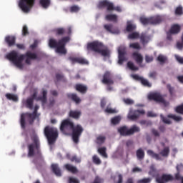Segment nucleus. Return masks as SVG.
<instances>
[{"label":"nucleus","mask_w":183,"mask_h":183,"mask_svg":"<svg viewBox=\"0 0 183 183\" xmlns=\"http://www.w3.org/2000/svg\"><path fill=\"white\" fill-rule=\"evenodd\" d=\"M60 130L64 134H68L71 131V139L74 144L79 143V138L84 132V128L80 124L74 125V122L69 119L64 120L60 126Z\"/></svg>","instance_id":"obj_1"},{"label":"nucleus","mask_w":183,"mask_h":183,"mask_svg":"<svg viewBox=\"0 0 183 183\" xmlns=\"http://www.w3.org/2000/svg\"><path fill=\"white\" fill-rule=\"evenodd\" d=\"M41 95L38 96V89H35L31 97L28 98L26 100L25 105L29 109H34V99L36 101H41L42 105H45L48 101V91L45 89H41Z\"/></svg>","instance_id":"obj_2"},{"label":"nucleus","mask_w":183,"mask_h":183,"mask_svg":"<svg viewBox=\"0 0 183 183\" xmlns=\"http://www.w3.org/2000/svg\"><path fill=\"white\" fill-rule=\"evenodd\" d=\"M69 36H65L61 38L56 41L54 39H50L49 41V46L50 48H56V52L58 54H63L65 55L66 54V49H65V45L67 42H69Z\"/></svg>","instance_id":"obj_3"},{"label":"nucleus","mask_w":183,"mask_h":183,"mask_svg":"<svg viewBox=\"0 0 183 183\" xmlns=\"http://www.w3.org/2000/svg\"><path fill=\"white\" fill-rule=\"evenodd\" d=\"M31 139L33 143L28 145V157H34L35 155V151L36 155L41 157V143L39 142V138L37 135L34 134L31 136Z\"/></svg>","instance_id":"obj_4"},{"label":"nucleus","mask_w":183,"mask_h":183,"mask_svg":"<svg viewBox=\"0 0 183 183\" xmlns=\"http://www.w3.org/2000/svg\"><path fill=\"white\" fill-rule=\"evenodd\" d=\"M41 114H38V110L34 109L32 113L26 112L24 114H21L20 119V125L22 129H25L26 128V122L25 121V117L27 118V121L30 125H32L34 122H35V119L36 118H39Z\"/></svg>","instance_id":"obj_5"},{"label":"nucleus","mask_w":183,"mask_h":183,"mask_svg":"<svg viewBox=\"0 0 183 183\" xmlns=\"http://www.w3.org/2000/svg\"><path fill=\"white\" fill-rule=\"evenodd\" d=\"M44 134L48 141L49 145H54L58 138V129L50 126H46L44 129Z\"/></svg>","instance_id":"obj_6"},{"label":"nucleus","mask_w":183,"mask_h":183,"mask_svg":"<svg viewBox=\"0 0 183 183\" xmlns=\"http://www.w3.org/2000/svg\"><path fill=\"white\" fill-rule=\"evenodd\" d=\"M6 59L11 61L19 69H24V64H22L24 56L22 54L19 56L18 55V52L12 51L6 55Z\"/></svg>","instance_id":"obj_7"},{"label":"nucleus","mask_w":183,"mask_h":183,"mask_svg":"<svg viewBox=\"0 0 183 183\" xmlns=\"http://www.w3.org/2000/svg\"><path fill=\"white\" fill-rule=\"evenodd\" d=\"M97 7L99 9H102V8H107V11H117V12H122V9L119 6H115L114 3L108 1V0H103L99 1Z\"/></svg>","instance_id":"obj_8"},{"label":"nucleus","mask_w":183,"mask_h":183,"mask_svg":"<svg viewBox=\"0 0 183 183\" xmlns=\"http://www.w3.org/2000/svg\"><path fill=\"white\" fill-rule=\"evenodd\" d=\"M35 1L36 0H19V8H20L24 14H28V12H31V10L34 8Z\"/></svg>","instance_id":"obj_9"},{"label":"nucleus","mask_w":183,"mask_h":183,"mask_svg":"<svg viewBox=\"0 0 183 183\" xmlns=\"http://www.w3.org/2000/svg\"><path fill=\"white\" fill-rule=\"evenodd\" d=\"M139 131H141V129L136 125H134L129 129H128L127 126H122L118 129V132L122 135V137H129V135H133L135 132H139Z\"/></svg>","instance_id":"obj_10"},{"label":"nucleus","mask_w":183,"mask_h":183,"mask_svg":"<svg viewBox=\"0 0 183 183\" xmlns=\"http://www.w3.org/2000/svg\"><path fill=\"white\" fill-rule=\"evenodd\" d=\"M148 99L150 101H154L155 102H158L159 104H162L164 107H168L169 105V102H167L165 99L159 93H152L149 94Z\"/></svg>","instance_id":"obj_11"},{"label":"nucleus","mask_w":183,"mask_h":183,"mask_svg":"<svg viewBox=\"0 0 183 183\" xmlns=\"http://www.w3.org/2000/svg\"><path fill=\"white\" fill-rule=\"evenodd\" d=\"M118 54L119 65H122L125 61H128V57L127 56V47H125V46H120L118 48Z\"/></svg>","instance_id":"obj_12"},{"label":"nucleus","mask_w":183,"mask_h":183,"mask_svg":"<svg viewBox=\"0 0 183 183\" xmlns=\"http://www.w3.org/2000/svg\"><path fill=\"white\" fill-rule=\"evenodd\" d=\"M141 115H145V110H134L130 109L127 117L131 121H137Z\"/></svg>","instance_id":"obj_13"},{"label":"nucleus","mask_w":183,"mask_h":183,"mask_svg":"<svg viewBox=\"0 0 183 183\" xmlns=\"http://www.w3.org/2000/svg\"><path fill=\"white\" fill-rule=\"evenodd\" d=\"M102 83L104 85H114V81L112 79V73L109 71H106L102 76Z\"/></svg>","instance_id":"obj_14"},{"label":"nucleus","mask_w":183,"mask_h":183,"mask_svg":"<svg viewBox=\"0 0 183 183\" xmlns=\"http://www.w3.org/2000/svg\"><path fill=\"white\" fill-rule=\"evenodd\" d=\"M104 44L99 41H92L87 44V49L90 51H93L94 52H99L100 49H103Z\"/></svg>","instance_id":"obj_15"},{"label":"nucleus","mask_w":183,"mask_h":183,"mask_svg":"<svg viewBox=\"0 0 183 183\" xmlns=\"http://www.w3.org/2000/svg\"><path fill=\"white\" fill-rule=\"evenodd\" d=\"M156 181L157 183H168L174 181V177L172 174H163L162 176L156 177Z\"/></svg>","instance_id":"obj_16"},{"label":"nucleus","mask_w":183,"mask_h":183,"mask_svg":"<svg viewBox=\"0 0 183 183\" xmlns=\"http://www.w3.org/2000/svg\"><path fill=\"white\" fill-rule=\"evenodd\" d=\"M132 77L133 79H135V81H139L141 82L142 84H143L144 86H147V88H151L152 86V84L149 83V81L144 79L142 76H139L138 74H133L132 75Z\"/></svg>","instance_id":"obj_17"},{"label":"nucleus","mask_w":183,"mask_h":183,"mask_svg":"<svg viewBox=\"0 0 183 183\" xmlns=\"http://www.w3.org/2000/svg\"><path fill=\"white\" fill-rule=\"evenodd\" d=\"M24 56V59H25V62L27 65H31V59H38V55L35 53H32L31 51H26L25 54H22Z\"/></svg>","instance_id":"obj_18"},{"label":"nucleus","mask_w":183,"mask_h":183,"mask_svg":"<svg viewBox=\"0 0 183 183\" xmlns=\"http://www.w3.org/2000/svg\"><path fill=\"white\" fill-rule=\"evenodd\" d=\"M66 97L68 99H70V101H73V102H75V104H81V98L78 97L77 94L75 93H69L66 94Z\"/></svg>","instance_id":"obj_19"},{"label":"nucleus","mask_w":183,"mask_h":183,"mask_svg":"<svg viewBox=\"0 0 183 183\" xmlns=\"http://www.w3.org/2000/svg\"><path fill=\"white\" fill-rule=\"evenodd\" d=\"M162 21H164V19L161 16H154L150 17L151 25H159Z\"/></svg>","instance_id":"obj_20"},{"label":"nucleus","mask_w":183,"mask_h":183,"mask_svg":"<svg viewBox=\"0 0 183 183\" xmlns=\"http://www.w3.org/2000/svg\"><path fill=\"white\" fill-rule=\"evenodd\" d=\"M81 115H82V113L78 110H70L69 112V117L73 118V119H79Z\"/></svg>","instance_id":"obj_21"},{"label":"nucleus","mask_w":183,"mask_h":183,"mask_svg":"<svg viewBox=\"0 0 183 183\" xmlns=\"http://www.w3.org/2000/svg\"><path fill=\"white\" fill-rule=\"evenodd\" d=\"M132 57L139 65H141L144 61V57H142V55L137 51L132 54Z\"/></svg>","instance_id":"obj_22"},{"label":"nucleus","mask_w":183,"mask_h":183,"mask_svg":"<svg viewBox=\"0 0 183 183\" xmlns=\"http://www.w3.org/2000/svg\"><path fill=\"white\" fill-rule=\"evenodd\" d=\"M16 41V38L14 36H6L5 37V42L7 44L8 46H14Z\"/></svg>","instance_id":"obj_23"},{"label":"nucleus","mask_w":183,"mask_h":183,"mask_svg":"<svg viewBox=\"0 0 183 183\" xmlns=\"http://www.w3.org/2000/svg\"><path fill=\"white\" fill-rule=\"evenodd\" d=\"M169 32L170 34H172V35H177V34H179L181 32V26L179 24H173Z\"/></svg>","instance_id":"obj_24"},{"label":"nucleus","mask_w":183,"mask_h":183,"mask_svg":"<svg viewBox=\"0 0 183 183\" xmlns=\"http://www.w3.org/2000/svg\"><path fill=\"white\" fill-rule=\"evenodd\" d=\"M75 89L81 94H86V91H88V86L84 84H76L75 85Z\"/></svg>","instance_id":"obj_25"},{"label":"nucleus","mask_w":183,"mask_h":183,"mask_svg":"<svg viewBox=\"0 0 183 183\" xmlns=\"http://www.w3.org/2000/svg\"><path fill=\"white\" fill-rule=\"evenodd\" d=\"M140 42L142 44V45H147L148 42H149V40L151 39V37L147 34V33H142L140 36Z\"/></svg>","instance_id":"obj_26"},{"label":"nucleus","mask_w":183,"mask_h":183,"mask_svg":"<svg viewBox=\"0 0 183 183\" xmlns=\"http://www.w3.org/2000/svg\"><path fill=\"white\" fill-rule=\"evenodd\" d=\"M64 168L68 171L69 172H71V174H78V169L76 167L73 166L71 164H64Z\"/></svg>","instance_id":"obj_27"},{"label":"nucleus","mask_w":183,"mask_h":183,"mask_svg":"<svg viewBox=\"0 0 183 183\" xmlns=\"http://www.w3.org/2000/svg\"><path fill=\"white\" fill-rule=\"evenodd\" d=\"M51 169L54 174L56 175V177H61L62 175V173H61V169H59V167L56 164H51Z\"/></svg>","instance_id":"obj_28"},{"label":"nucleus","mask_w":183,"mask_h":183,"mask_svg":"<svg viewBox=\"0 0 183 183\" xmlns=\"http://www.w3.org/2000/svg\"><path fill=\"white\" fill-rule=\"evenodd\" d=\"M147 155H149L152 158H154L157 161H162V158L159 157V155L152 150H147Z\"/></svg>","instance_id":"obj_29"},{"label":"nucleus","mask_w":183,"mask_h":183,"mask_svg":"<svg viewBox=\"0 0 183 183\" xmlns=\"http://www.w3.org/2000/svg\"><path fill=\"white\" fill-rule=\"evenodd\" d=\"M136 155L137 159L142 161V159H144V158H145V152H144L142 149L139 148V149L137 150Z\"/></svg>","instance_id":"obj_30"},{"label":"nucleus","mask_w":183,"mask_h":183,"mask_svg":"<svg viewBox=\"0 0 183 183\" xmlns=\"http://www.w3.org/2000/svg\"><path fill=\"white\" fill-rule=\"evenodd\" d=\"M104 29H106V31H107V32H110V34H119V30L118 29L114 31V30L112 29V24H104Z\"/></svg>","instance_id":"obj_31"},{"label":"nucleus","mask_w":183,"mask_h":183,"mask_svg":"<svg viewBox=\"0 0 183 183\" xmlns=\"http://www.w3.org/2000/svg\"><path fill=\"white\" fill-rule=\"evenodd\" d=\"M66 157L68 158V159L71 161V162H76V164H81V158L75 155L71 157V155L66 154Z\"/></svg>","instance_id":"obj_32"},{"label":"nucleus","mask_w":183,"mask_h":183,"mask_svg":"<svg viewBox=\"0 0 183 183\" xmlns=\"http://www.w3.org/2000/svg\"><path fill=\"white\" fill-rule=\"evenodd\" d=\"M139 21L142 25H151V17H144L142 16L139 19Z\"/></svg>","instance_id":"obj_33"},{"label":"nucleus","mask_w":183,"mask_h":183,"mask_svg":"<svg viewBox=\"0 0 183 183\" xmlns=\"http://www.w3.org/2000/svg\"><path fill=\"white\" fill-rule=\"evenodd\" d=\"M159 154L164 158L168 157L169 155V147H165L160 152Z\"/></svg>","instance_id":"obj_34"},{"label":"nucleus","mask_w":183,"mask_h":183,"mask_svg":"<svg viewBox=\"0 0 183 183\" xmlns=\"http://www.w3.org/2000/svg\"><path fill=\"white\" fill-rule=\"evenodd\" d=\"M106 19L112 22H118V16L116 14H108L106 16Z\"/></svg>","instance_id":"obj_35"},{"label":"nucleus","mask_w":183,"mask_h":183,"mask_svg":"<svg viewBox=\"0 0 183 183\" xmlns=\"http://www.w3.org/2000/svg\"><path fill=\"white\" fill-rule=\"evenodd\" d=\"M98 152L103 157V158H108V154H107V147H100L98 149Z\"/></svg>","instance_id":"obj_36"},{"label":"nucleus","mask_w":183,"mask_h":183,"mask_svg":"<svg viewBox=\"0 0 183 183\" xmlns=\"http://www.w3.org/2000/svg\"><path fill=\"white\" fill-rule=\"evenodd\" d=\"M39 4L42 8L46 9L51 5V0H39Z\"/></svg>","instance_id":"obj_37"},{"label":"nucleus","mask_w":183,"mask_h":183,"mask_svg":"<svg viewBox=\"0 0 183 183\" xmlns=\"http://www.w3.org/2000/svg\"><path fill=\"white\" fill-rule=\"evenodd\" d=\"M6 98H7V99L14 101V102H18V96L11 93L6 94Z\"/></svg>","instance_id":"obj_38"},{"label":"nucleus","mask_w":183,"mask_h":183,"mask_svg":"<svg viewBox=\"0 0 183 183\" xmlns=\"http://www.w3.org/2000/svg\"><path fill=\"white\" fill-rule=\"evenodd\" d=\"M158 174V172H157V169L154 166L150 167V170L149 171V175L151 177H158L157 174Z\"/></svg>","instance_id":"obj_39"},{"label":"nucleus","mask_w":183,"mask_h":183,"mask_svg":"<svg viewBox=\"0 0 183 183\" xmlns=\"http://www.w3.org/2000/svg\"><path fill=\"white\" fill-rule=\"evenodd\" d=\"M167 118H171L172 119H174V121H175L176 122H179L182 120V117L174 114H169L167 116Z\"/></svg>","instance_id":"obj_40"},{"label":"nucleus","mask_w":183,"mask_h":183,"mask_svg":"<svg viewBox=\"0 0 183 183\" xmlns=\"http://www.w3.org/2000/svg\"><path fill=\"white\" fill-rule=\"evenodd\" d=\"M183 165L182 164H178L177 166V173L175 174V179H177V181L181 180V178H183V177H181V175L179 174V168H182Z\"/></svg>","instance_id":"obj_41"},{"label":"nucleus","mask_w":183,"mask_h":183,"mask_svg":"<svg viewBox=\"0 0 183 183\" xmlns=\"http://www.w3.org/2000/svg\"><path fill=\"white\" fill-rule=\"evenodd\" d=\"M105 139H107V138L105 137V136H99L97 138V144H98V145H102V144H104V142H105Z\"/></svg>","instance_id":"obj_42"},{"label":"nucleus","mask_w":183,"mask_h":183,"mask_svg":"<svg viewBox=\"0 0 183 183\" xmlns=\"http://www.w3.org/2000/svg\"><path fill=\"white\" fill-rule=\"evenodd\" d=\"M111 122L113 125H118L121 122V117L117 116L111 119Z\"/></svg>","instance_id":"obj_43"},{"label":"nucleus","mask_w":183,"mask_h":183,"mask_svg":"<svg viewBox=\"0 0 183 183\" xmlns=\"http://www.w3.org/2000/svg\"><path fill=\"white\" fill-rule=\"evenodd\" d=\"M127 66L129 69H130L131 71H138V69H139V68L136 66L135 64L132 63V61H128Z\"/></svg>","instance_id":"obj_44"},{"label":"nucleus","mask_w":183,"mask_h":183,"mask_svg":"<svg viewBox=\"0 0 183 183\" xmlns=\"http://www.w3.org/2000/svg\"><path fill=\"white\" fill-rule=\"evenodd\" d=\"M56 35L62 36L65 35V29L64 28H57L54 29Z\"/></svg>","instance_id":"obj_45"},{"label":"nucleus","mask_w":183,"mask_h":183,"mask_svg":"<svg viewBox=\"0 0 183 183\" xmlns=\"http://www.w3.org/2000/svg\"><path fill=\"white\" fill-rule=\"evenodd\" d=\"M139 38V33L135 31L128 35L129 39H137Z\"/></svg>","instance_id":"obj_46"},{"label":"nucleus","mask_w":183,"mask_h":183,"mask_svg":"<svg viewBox=\"0 0 183 183\" xmlns=\"http://www.w3.org/2000/svg\"><path fill=\"white\" fill-rule=\"evenodd\" d=\"M135 29H137V26L131 24H128L126 28V30L127 31V32H132L135 31Z\"/></svg>","instance_id":"obj_47"},{"label":"nucleus","mask_w":183,"mask_h":183,"mask_svg":"<svg viewBox=\"0 0 183 183\" xmlns=\"http://www.w3.org/2000/svg\"><path fill=\"white\" fill-rule=\"evenodd\" d=\"M92 159H93L94 164H96V165H101L102 164L101 159H99V157H98L97 155L94 154L92 157Z\"/></svg>","instance_id":"obj_48"},{"label":"nucleus","mask_w":183,"mask_h":183,"mask_svg":"<svg viewBox=\"0 0 183 183\" xmlns=\"http://www.w3.org/2000/svg\"><path fill=\"white\" fill-rule=\"evenodd\" d=\"M151 181H152V179L149 177H147V178L138 179L137 181V183H151Z\"/></svg>","instance_id":"obj_49"},{"label":"nucleus","mask_w":183,"mask_h":183,"mask_svg":"<svg viewBox=\"0 0 183 183\" xmlns=\"http://www.w3.org/2000/svg\"><path fill=\"white\" fill-rule=\"evenodd\" d=\"M98 54H101L102 56H108V55H109V51H108V49H100V50H99Z\"/></svg>","instance_id":"obj_50"},{"label":"nucleus","mask_w":183,"mask_h":183,"mask_svg":"<svg viewBox=\"0 0 183 183\" xmlns=\"http://www.w3.org/2000/svg\"><path fill=\"white\" fill-rule=\"evenodd\" d=\"M123 102H124V104H126V105H134V102L132 99H129V98H124L123 99Z\"/></svg>","instance_id":"obj_51"},{"label":"nucleus","mask_w":183,"mask_h":183,"mask_svg":"<svg viewBox=\"0 0 183 183\" xmlns=\"http://www.w3.org/2000/svg\"><path fill=\"white\" fill-rule=\"evenodd\" d=\"M160 117L164 124H167V125H171V124H172V122H171L168 118L164 117V115L161 114Z\"/></svg>","instance_id":"obj_52"},{"label":"nucleus","mask_w":183,"mask_h":183,"mask_svg":"<svg viewBox=\"0 0 183 183\" xmlns=\"http://www.w3.org/2000/svg\"><path fill=\"white\" fill-rule=\"evenodd\" d=\"M157 61H159V62L161 64H165L167 61V58L164 55L160 54L157 57Z\"/></svg>","instance_id":"obj_53"},{"label":"nucleus","mask_w":183,"mask_h":183,"mask_svg":"<svg viewBox=\"0 0 183 183\" xmlns=\"http://www.w3.org/2000/svg\"><path fill=\"white\" fill-rule=\"evenodd\" d=\"M26 35H29V31L28 30V26H26V25H24L22 28V36H26Z\"/></svg>","instance_id":"obj_54"},{"label":"nucleus","mask_w":183,"mask_h":183,"mask_svg":"<svg viewBox=\"0 0 183 183\" xmlns=\"http://www.w3.org/2000/svg\"><path fill=\"white\" fill-rule=\"evenodd\" d=\"M129 48H132L133 49H141V46L139 43H132L129 44Z\"/></svg>","instance_id":"obj_55"},{"label":"nucleus","mask_w":183,"mask_h":183,"mask_svg":"<svg viewBox=\"0 0 183 183\" xmlns=\"http://www.w3.org/2000/svg\"><path fill=\"white\" fill-rule=\"evenodd\" d=\"M77 64H80L81 65H86L88 64V61H86L84 58L79 57L77 60Z\"/></svg>","instance_id":"obj_56"},{"label":"nucleus","mask_w":183,"mask_h":183,"mask_svg":"<svg viewBox=\"0 0 183 183\" xmlns=\"http://www.w3.org/2000/svg\"><path fill=\"white\" fill-rule=\"evenodd\" d=\"M176 112H177V114H183V104H181V105L177 106V107H176Z\"/></svg>","instance_id":"obj_57"},{"label":"nucleus","mask_w":183,"mask_h":183,"mask_svg":"<svg viewBox=\"0 0 183 183\" xmlns=\"http://www.w3.org/2000/svg\"><path fill=\"white\" fill-rule=\"evenodd\" d=\"M79 6L74 5L70 8V12H79Z\"/></svg>","instance_id":"obj_58"},{"label":"nucleus","mask_w":183,"mask_h":183,"mask_svg":"<svg viewBox=\"0 0 183 183\" xmlns=\"http://www.w3.org/2000/svg\"><path fill=\"white\" fill-rule=\"evenodd\" d=\"M157 71H151L149 73V78H152V79H157Z\"/></svg>","instance_id":"obj_59"},{"label":"nucleus","mask_w":183,"mask_h":183,"mask_svg":"<svg viewBox=\"0 0 183 183\" xmlns=\"http://www.w3.org/2000/svg\"><path fill=\"white\" fill-rule=\"evenodd\" d=\"M79 57H69V61H71V64H78Z\"/></svg>","instance_id":"obj_60"},{"label":"nucleus","mask_w":183,"mask_h":183,"mask_svg":"<svg viewBox=\"0 0 183 183\" xmlns=\"http://www.w3.org/2000/svg\"><path fill=\"white\" fill-rule=\"evenodd\" d=\"M182 8L181 6L177 7L175 10V15H182Z\"/></svg>","instance_id":"obj_61"},{"label":"nucleus","mask_w":183,"mask_h":183,"mask_svg":"<svg viewBox=\"0 0 183 183\" xmlns=\"http://www.w3.org/2000/svg\"><path fill=\"white\" fill-rule=\"evenodd\" d=\"M167 88L169 90L171 97H172L174 95V87L171 86V84H167Z\"/></svg>","instance_id":"obj_62"},{"label":"nucleus","mask_w":183,"mask_h":183,"mask_svg":"<svg viewBox=\"0 0 183 183\" xmlns=\"http://www.w3.org/2000/svg\"><path fill=\"white\" fill-rule=\"evenodd\" d=\"M175 59L179 62V64H181L183 65V57H181V56L175 55Z\"/></svg>","instance_id":"obj_63"},{"label":"nucleus","mask_w":183,"mask_h":183,"mask_svg":"<svg viewBox=\"0 0 183 183\" xmlns=\"http://www.w3.org/2000/svg\"><path fill=\"white\" fill-rule=\"evenodd\" d=\"M69 183H79V180L75 177H69Z\"/></svg>","instance_id":"obj_64"}]
</instances>
